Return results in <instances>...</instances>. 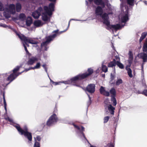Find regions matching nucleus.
I'll return each instance as SVG.
<instances>
[{"label": "nucleus", "mask_w": 147, "mask_h": 147, "mask_svg": "<svg viewBox=\"0 0 147 147\" xmlns=\"http://www.w3.org/2000/svg\"><path fill=\"white\" fill-rule=\"evenodd\" d=\"M126 69L127 71V74L131 78L133 77V75L132 74V70L130 68H126Z\"/></svg>", "instance_id": "nucleus-26"}, {"label": "nucleus", "mask_w": 147, "mask_h": 147, "mask_svg": "<svg viewBox=\"0 0 147 147\" xmlns=\"http://www.w3.org/2000/svg\"><path fill=\"white\" fill-rule=\"evenodd\" d=\"M32 15L33 18L36 19L37 18V12L35 11L34 12H33L32 14Z\"/></svg>", "instance_id": "nucleus-39"}, {"label": "nucleus", "mask_w": 147, "mask_h": 147, "mask_svg": "<svg viewBox=\"0 0 147 147\" xmlns=\"http://www.w3.org/2000/svg\"><path fill=\"white\" fill-rule=\"evenodd\" d=\"M109 147H114V146L113 145V144H111L109 146Z\"/></svg>", "instance_id": "nucleus-57"}, {"label": "nucleus", "mask_w": 147, "mask_h": 147, "mask_svg": "<svg viewBox=\"0 0 147 147\" xmlns=\"http://www.w3.org/2000/svg\"><path fill=\"white\" fill-rule=\"evenodd\" d=\"M55 3H51L49 5V7L45 6L44 9L47 14L49 16H51L52 14V12L54 11Z\"/></svg>", "instance_id": "nucleus-10"}, {"label": "nucleus", "mask_w": 147, "mask_h": 147, "mask_svg": "<svg viewBox=\"0 0 147 147\" xmlns=\"http://www.w3.org/2000/svg\"><path fill=\"white\" fill-rule=\"evenodd\" d=\"M110 118V117L109 116H107L106 117H105L104 118V123H106L108 121L109 119Z\"/></svg>", "instance_id": "nucleus-33"}, {"label": "nucleus", "mask_w": 147, "mask_h": 147, "mask_svg": "<svg viewBox=\"0 0 147 147\" xmlns=\"http://www.w3.org/2000/svg\"><path fill=\"white\" fill-rule=\"evenodd\" d=\"M32 23V20L31 17H28L26 20V24L27 26H29Z\"/></svg>", "instance_id": "nucleus-20"}, {"label": "nucleus", "mask_w": 147, "mask_h": 147, "mask_svg": "<svg viewBox=\"0 0 147 147\" xmlns=\"http://www.w3.org/2000/svg\"><path fill=\"white\" fill-rule=\"evenodd\" d=\"M100 92L101 94H103L104 92L105 91V90L104 89V88L103 86H101L100 89Z\"/></svg>", "instance_id": "nucleus-35"}, {"label": "nucleus", "mask_w": 147, "mask_h": 147, "mask_svg": "<svg viewBox=\"0 0 147 147\" xmlns=\"http://www.w3.org/2000/svg\"><path fill=\"white\" fill-rule=\"evenodd\" d=\"M15 32L16 33V34L18 36L20 39L22 41H24V42H23V46L24 47L25 50L26 52L27 55L29 56H30V54L29 53L25 45H26L28 46L27 44V43H29L32 44H35L36 43V41L32 39L26 37L24 36V35L22 34H20L19 33H18L16 31H15Z\"/></svg>", "instance_id": "nucleus-3"}, {"label": "nucleus", "mask_w": 147, "mask_h": 147, "mask_svg": "<svg viewBox=\"0 0 147 147\" xmlns=\"http://www.w3.org/2000/svg\"><path fill=\"white\" fill-rule=\"evenodd\" d=\"M140 93L146 96H147V90H144L143 91Z\"/></svg>", "instance_id": "nucleus-40"}, {"label": "nucleus", "mask_w": 147, "mask_h": 147, "mask_svg": "<svg viewBox=\"0 0 147 147\" xmlns=\"http://www.w3.org/2000/svg\"><path fill=\"white\" fill-rule=\"evenodd\" d=\"M70 22V21H69V22L68 26L67 28L65 30L61 32L60 33H59L58 32L59 30H56L54 31L53 32V33H54V34H53V35H50L46 37L45 38L46 41L44 42L45 43H47L48 44H49L51 42V41L53 40V39L57 36L58 34H59L63 32H64L66 31L68 29V28L69 26Z\"/></svg>", "instance_id": "nucleus-5"}, {"label": "nucleus", "mask_w": 147, "mask_h": 147, "mask_svg": "<svg viewBox=\"0 0 147 147\" xmlns=\"http://www.w3.org/2000/svg\"><path fill=\"white\" fill-rule=\"evenodd\" d=\"M42 20L45 22L47 21L49 22L50 21V18L48 17L46 14H44L42 16Z\"/></svg>", "instance_id": "nucleus-19"}, {"label": "nucleus", "mask_w": 147, "mask_h": 147, "mask_svg": "<svg viewBox=\"0 0 147 147\" xmlns=\"http://www.w3.org/2000/svg\"><path fill=\"white\" fill-rule=\"evenodd\" d=\"M34 24L36 26H37V21H35L34 22Z\"/></svg>", "instance_id": "nucleus-52"}, {"label": "nucleus", "mask_w": 147, "mask_h": 147, "mask_svg": "<svg viewBox=\"0 0 147 147\" xmlns=\"http://www.w3.org/2000/svg\"><path fill=\"white\" fill-rule=\"evenodd\" d=\"M88 1L90 3H91L92 2L94 1V0H88Z\"/></svg>", "instance_id": "nucleus-58"}, {"label": "nucleus", "mask_w": 147, "mask_h": 147, "mask_svg": "<svg viewBox=\"0 0 147 147\" xmlns=\"http://www.w3.org/2000/svg\"><path fill=\"white\" fill-rule=\"evenodd\" d=\"M37 147H40V144L39 142H37Z\"/></svg>", "instance_id": "nucleus-55"}, {"label": "nucleus", "mask_w": 147, "mask_h": 147, "mask_svg": "<svg viewBox=\"0 0 147 147\" xmlns=\"http://www.w3.org/2000/svg\"><path fill=\"white\" fill-rule=\"evenodd\" d=\"M88 96L89 97H90V96L89 95H88Z\"/></svg>", "instance_id": "nucleus-62"}, {"label": "nucleus", "mask_w": 147, "mask_h": 147, "mask_svg": "<svg viewBox=\"0 0 147 147\" xmlns=\"http://www.w3.org/2000/svg\"><path fill=\"white\" fill-rule=\"evenodd\" d=\"M102 70L103 72L105 73L107 72L108 71V68L106 66L104 65H102Z\"/></svg>", "instance_id": "nucleus-28"}, {"label": "nucleus", "mask_w": 147, "mask_h": 147, "mask_svg": "<svg viewBox=\"0 0 147 147\" xmlns=\"http://www.w3.org/2000/svg\"><path fill=\"white\" fill-rule=\"evenodd\" d=\"M134 0H127V3L129 5L133 6L134 5Z\"/></svg>", "instance_id": "nucleus-32"}, {"label": "nucleus", "mask_w": 147, "mask_h": 147, "mask_svg": "<svg viewBox=\"0 0 147 147\" xmlns=\"http://www.w3.org/2000/svg\"><path fill=\"white\" fill-rule=\"evenodd\" d=\"M111 94V97L116 96V91L115 89L113 88L110 90V92Z\"/></svg>", "instance_id": "nucleus-21"}, {"label": "nucleus", "mask_w": 147, "mask_h": 147, "mask_svg": "<svg viewBox=\"0 0 147 147\" xmlns=\"http://www.w3.org/2000/svg\"><path fill=\"white\" fill-rule=\"evenodd\" d=\"M128 55H129V57L128 62L129 65V66H130L132 64L133 61V54L132 52L131 51H129Z\"/></svg>", "instance_id": "nucleus-12"}, {"label": "nucleus", "mask_w": 147, "mask_h": 147, "mask_svg": "<svg viewBox=\"0 0 147 147\" xmlns=\"http://www.w3.org/2000/svg\"><path fill=\"white\" fill-rule=\"evenodd\" d=\"M83 136V137H84V138H85V139H86V137H85V135H84V136Z\"/></svg>", "instance_id": "nucleus-60"}, {"label": "nucleus", "mask_w": 147, "mask_h": 147, "mask_svg": "<svg viewBox=\"0 0 147 147\" xmlns=\"http://www.w3.org/2000/svg\"><path fill=\"white\" fill-rule=\"evenodd\" d=\"M116 65L119 67V68L123 69L124 68V66L123 64L121 63L120 61H117Z\"/></svg>", "instance_id": "nucleus-24"}, {"label": "nucleus", "mask_w": 147, "mask_h": 147, "mask_svg": "<svg viewBox=\"0 0 147 147\" xmlns=\"http://www.w3.org/2000/svg\"><path fill=\"white\" fill-rule=\"evenodd\" d=\"M4 9L3 5L2 3L0 2V11H2Z\"/></svg>", "instance_id": "nucleus-38"}, {"label": "nucleus", "mask_w": 147, "mask_h": 147, "mask_svg": "<svg viewBox=\"0 0 147 147\" xmlns=\"http://www.w3.org/2000/svg\"><path fill=\"white\" fill-rule=\"evenodd\" d=\"M58 120L59 119L57 115L55 113H53L47 120L46 125L48 126H50L57 123Z\"/></svg>", "instance_id": "nucleus-9"}, {"label": "nucleus", "mask_w": 147, "mask_h": 147, "mask_svg": "<svg viewBox=\"0 0 147 147\" xmlns=\"http://www.w3.org/2000/svg\"><path fill=\"white\" fill-rule=\"evenodd\" d=\"M101 76L102 77H103V78H105V74H102L101 75Z\"/></svg>", "instance_id": "nucleus-53"}, {"label": "nucleus", "mask_w": 147, "mask_h": 147, "mask_svg": "<svg viewBox=\"0 0 147 147\" xmlns=\"http://www.w3.org/2000/svg\"><path fill=\"white\" fill-rule=\"evenodd\" d=\"M108 109L111 115H114L115 108L113 107L111 105H109L108 106Z\"/></svg>", "instance_id": "nucleus-14"}, {"label": "nucleus", "mask_w": 147, "mask_h": 147, "mask_svg": "<svg viewBox=\"0 0 147 147\" xmlns=\"http://www.w3.org/2000/svg\"><path fill=\"white\" fill-rule=\"evenodd\" d=\"M16 12L15 7L14 5L11 4L9 5L8 7L6 8L3 15L6 18L10 17V14H14Z\"/></svg>", "instance_id": "nucleus-6"}, {"label": "nucleus", "mask_w": 147, "mask_h": 147, "mask_svg": "<svg viewBox=\"0 0 147 147\" xmlns=\"http://www.w3.org/2000/svg\"><path fill=\"white\" fill-rule=\"evenodd\" d=\"M19 18L22 20H24L25 19V16L24 14H21L19 16Z\"/></svg>", "instance_id": "nucleus-34"}, {"label": "nucleus", "mask_w": 147, "mask_h": 147, "mask_svg": "<svg viewBox=\"0 0 147 147\" xmlns=\"http://www.w3.org/2000/svg\"><path fill=\"white\" fill-rule=\"evenodd\" d=\"M73 125L74 126V127L76 128L78 130H80V128L77 125L74 123L73 124Z\"/></svg>", "instance_id": "nucleus-43"}, {"label": "nucleus", "mask_w": 147, "mask_h": 147, "mask_svg": "<svg viewBox=\"0 0 147 147\" xmlns=\"http://www.w3.org/2000/svg\"><path fill=\"white\" fill-rule=\"evenodd\" d=\"M58 120L59 119L57 115L55 113H53L47 120L46 125L48 126H50L57 123Z\"/></svg>", "instance_id": "nucleus-8"}, {"label": "nucleus", "mask_w": 147, "mask_h": 147, "mask_svg": "<svg viewBox=\"0 0 147 147\" xmlns=\"http://www.w3.org/2000/svg\"><path fill=\"white\" fill-rule=\"evenodd\" d=\"M95 85L93 84H89L85 89L86 92H87L90 94H92L95 91Z\"/></svg>", "instance_id": "nucleus-11"}, {"label": "nucleus", "mask_w": 147, "mask_h": 147, "mask_svg": "<svg viewBox=\"0 0 147 147\" xmlns=\"http://www.w3.org/2000/svg\"><path fill=\"white\" fill-rule=\"evenodd\" d=\"M40 63H39L37 62V69L40 68Z\"/></svg>", "instance_id": "nucleus-49"}, {"label": "nucleus", "mask_w": 147, "mask_h": 147, "mask_svg": "<svg viewBox=\"0 0 147 147\" xmlns=\"http://www.w3.org/2000/svg\"><path fill=\"white\" fill-rule=\"evenodd\" d=\"M39 13L37 11V15H38V16H37V19L38 18V17L39 16Z\"/></svg>", "instance_id": "nucleus-59"}, {"label": "nucleus", "mask_w": 147, "mask_h": 147, "mask_svg": "<svg viewBox=\"0 0 147 147\" xmlns=\"http://www.w3.org/2000/svg\"><path fill=\"white\" fill-rule=\"evenodd\" d=\"M99 5L102 6V7H101L102 8V9H103L104 8L105 6V3L103 1L101 2V3Z\"/></svg>", "instance_id": "nucleus-42"}, {"label": "nucleus", "mask_w": 147, "mask_h": 147, "mask_svg": "<svg viewBox=\"0 0 147 147\" xmlns=\"http://www.w3.org/2000/svg\"><path fill=\"white\" fill-rule=\"evenodd\" d=\"M111 101L113 102V105L114 106H115L117 104V100L116 98H115L116 96H111Z\"/></svg>", "instance_id": "nucleus-25"}, {"label": "nucleus", "mask_w": 147, "mask_h": 147, "mask_svg": "<svg viewBox=\"0 0 147 147\" xmlns=\"http://www.w3.org/2000/svg\"><path fill=\"white\" fill-rule=\"evenodd\" d=\"M115 73H111L110 75V78L109 82L111 84H115V82H113V81L115 78Z\"/></svg>", "instance_id": "nucleus-16"}, {"label": "nucleus", "mask_w": 147, "mask_h": 147, "mask_svg": "<svg viewBox=\"0 0 147 147\" xmlns=\"http://www.w3.org/2000/svg\"><path fill=\"white\" fill-rule=\"evenodd\" d=\"M102 1V0H94V3L98 5H99Z\"/></svg>", "instance_id": "nucleus-31"}, {"label": "nucleus", "mask_w": 147, "mask_h": 147, "mask_svg": "<svg viewBox=\"0 0 147 147\" xmlns=\"http://www.w3.org/2000/svg\"><path fill=\"white\" fill-rule=\"evenodd\" d=\"M0 26H1V27H3L4 28H9V26L6 25L5 24H0Z\"/></svg>", "instance_id": "nucleus-41"}, {"label": "nucleus", "mask_w": 147, "mask_h": 147, "mask_svg": "<svg viewBox=\"0 0 147 147\" xmlns=\"http://www.w3.org/2000/svg\"><path fill=\"white\" fill-rule=\"evenodd\" d=\"M42 66L45 69V71L47 72V68L46 67V64H43L42 65Z\"/></svg>", "instance_id": "nucleus-45"}, {"label": "nucleus", "mask_w": 147, "mask_h": 147, "mask_svg": "<svg viewBox=\"0 0 147 147\" xmlns=\"http://www.w3.org/2000/svg\"><path fill=\"white\" fill-rule=\"evenodd\" d=\"M116 62L115 59H113L112 61H111L108 63V67H112L115 66L116 65Z\"/></svg>", "instance_id": "nucleus-15"}, {"label": "nucleus", "mask_w": 147, "mask_h": 147, "mask_svg": "<svg viewBox=\"0 0 147 147\" xmlns=\"http://www.w3.org/2000/svg\"><path fill=\"white\" fill-rule=\"evenodd\" d=\"M36 142L35 141L34 147H37V146L36 145Z\"/></svg>", "instance_id": "nucleus-56"}, {"label": "nucleus", "mask_w": 147, "mask_h": 147, "mask_svg": "<svg viewBox=\"0 0 147 147\" xmlns=\"http://www.w3.org/2000/svg\"><path fill=\"white\" fill-rule=\"evenodd\" d=\"M48 44L47 43H44V42H42L41 44V48L44 51H47L49 47L48 46Z\"/></svg>", "instance_id": "nucleus-13"}, {"label": "nucleus", "mask_w": 147, "mask_h": 147, "mask_svg": "<svg viewBox=\"0 0 147 147\" xmlns=\"http://www.w3.org/2000/svg\"><path fill=\"white\" fill-rule=\"evenodd\" d=\"M102 94L106 96H109L110 95V93L105 90Z\"/></svg>", "instance_id": "nucleus-37"}, {"label": "nucleus", "mask_w": 147, "mask_h": 147, "mask_svg": "<svg viewBox=\"0 0 147 147\" xmlns=\"http://www.w3.org/2000/svg\"><path fill=\"white\" fill-rule=\"evenodd\" d=\"M3 100H4V108H5V110L6 112L7 111V108H6L7 104H6V101H5V97H4V95L3 96Z\"/></svg>", "instance_id": "nucleus-36"}, {"label": "nucleus", "mask_w": 147, "mask_h": 147, "mask_svg": "<svg viewBox=\"0 0 147 147\" xmlns=\"http://www.w3.org/2000/svg\"><path fill=\"white\" fill-rule=\"evenodd\" d=\"M16 10L17 12H19L20 11L21 8V6L19 3H17L16 4Z\"/></svg>", "instance_id": "nucleus-27"}, {"label": "nucleus", "mask_w": 147, "mask_h": 147, "mask_svg": "<svg viewBox=\"0 0 147 147\" xmlns=\"http://www.w3.org/2000/svg\"><path fill=\"white\" fill-rule=\"evenodd\" d=\"M115 59L116 60H119V61H120V58L119 57H118L117 56H115Z\"/></svg>", "instance_id": "nucleus-51"}, {"label": "nucleus", "mask_w": 147, "mask_h": 147, "mask_svg": "<svg viewBox=\"0 0 147 147\" xmlns=\"http://www.w3.org/2000/svg\"><path fill=\"white\" fill-rule=\"evenodd\" d=\"M81 129L80 130V131H82L83 132L84 131V128L83 126H81Z\"/></svg>", "instance_id": "nucleus-48"}, {"label": "nucleus", "mask_w": 147, "mask_h": 147, "mask_svg": "<svg viewBox=\"0 0 147 147\" xmlns=\"http://www.w3.org/2000/svg\"><path fill=\"white\" fill-rule=\"evenodd\" d=\"M114 69L115 71V67H114Z\"/></svg>", "instance_id": "nucleus-61"}, {"label": "nucleus", "mask_w": 147, "mask_h": 147, "mask_svg": "<svg viewBox=\"0 0 147 147\" xmlns=\"http://www.w3.org/2000/svg\"><path fill=\"white\" fill-rule=\"evenodd\" d=\"M147 35V32H144L142 33L141 34V36L139 39V42H141L145 38Z\"/></svg>", "instance_id": "nucleus-22"}, {"label": "nucleus", "mask_w": 147, "mask_h": 147, "mask_svg": "<svg viewBox=\"0 0 147 147\" xmlns=\"http://www.w3.org/2000/svg\"><path fill=\"white\" fill-rule=\"evenodd\" d=\"M20 67V66H18L13 69V73L11 74L8 77L7 79V80L9 82L7 84H9L10 82L14 80L20 74L22 73L24 71H23L21 73H19L17 74L16 73V72L19 70Z\"/></svg>", "instance_id": "nucleus-7"}, {"label": "nucleus", "mask_w": 147, "mask_h": 147, "mask_svg": "<svg viewBox=\"0 0 147 147\" xmlns=\"http://www.w3.org/2000/svg\"><path fill=\"white\" fill-rule=\"evenodd\" d=\"M45 24V23H43L41 20H37V27L42 26L43 25Z\"/></svg>", "instance_id": "nucleus-29"}, {"label": "nucleus", "mask_w": 147, "mask_h": 147, "mask_svg": "<svg viewBox=\"0 0 147 147\" xmlns=\"http://www.w3.org/2000/svg\"><path fill=\"white\" fill-rule=\"evenodd\" d=\"M95 14L96 16H99L102 18L103 23L107 26L106 29L109 30V29H112V28L115 29L116 30L120 29L121 28V27L119 24L116 25H110V22L109 20V14L105 13L103 14V9L101 6H98L96 8L95 10Z\"/></svg>", "instance_id": "nucleus-1"}, {"label": "nucleus", "mask_w": 147, "mask_h": 147, "mask_svg": "<svg viewBox=\"0 0 147 147\" xmlns=\"http://www.w3.org/2000/svg\"><path fill=\"white\" fill-rule=\"evenodd\" d=\"M143 51L144 52H147V38L146 39L145 42L144 44Z\"/></svg>", "instance_id": "nucleus-23"}, {"label": "nucleus", "mask_w": 147, "mask_h": 147, "mask_svg": "<svg viewBox=\"0 0 147 147\" xmlns=\"http://www.w3.org/2000/svg\"><path fill=\"white\" fill-rule=\"evenodd\" d=\"M129 20L127 14H126L125 15L122 17L121 18V22L122 23H125Z\"/></svg>", "instance_id": "nucleus-17"}, {"label": "nucleus", "mask_w": 147, "mask_h": 147, "mask_svg": "<svg viewBox=\"0 0 147 147\" xmlns=\"http://www.w3.org/2000/svg\"><path fill=\"white\" fill-rule=\"evenodd\" d=\"M15 127L21 135H24L25 137L28 139L29 141H32V137L31 133L28 131L26 127H25L23 129L21 128L18 125H16Z\"/></svg>", "instance_id": "nucleus-4"}, {"label": "nucleus", "mask_w": 147, "mask_h": 147, "mask_svg": "<svg viewBox=\"0 0 147 147\" xmlns=\"http://www.w3.org/2000/svg\"><path fill=\"white\" fill-rule=\"evenodd\" d=\"M94 73L93 69L91 68H88L87 71L82 74H79L71 78L69 80L65 81L55 82L50 79L51 82L55 85L60 84L61 83H64L65 84H70L72 83H76L77 81L81 80L90 76Z\"/></svg>", "instance_id": "nucleus-2"}, {"label": "nucleus", "mask_w": 147, "mask_h": 147, "mask_svg": "<svg viewBox=\"0 0 147 147\" xmlns=\"http://www.w3.org/2000/svg\"><path fill=\"white\" fill-rule=\"evenodd\" d=\"M57 110L56 108V104H55V107L54 109V110L53 112V113H56L57 112Z\"/></svg>", "instance_id": "nucleus-44"}, {"label": "nucleus", "mask_w": 147, "mask_h": 147, "mask_svg": "<svg viewBox=\"0 0 147 147\" xmlns=\"http://www.w3.org/2000/svg\"><path fill=\"white\" fill-rule=\"evenodd\" d=\"M80 133L83 136L84 135H84H85L84 133V132H83L82 131H81Z\"/></svg>", "instance_id": "nucleus-54"}, {"label": "nucleus", "mask_w": 147, "mask_h": 147, "mask_svg": "<svg viewBox=\"0 0 147 147\" xmlns=\"http://www.w3.org/2000/svg\"><path fill=\"white\" fill-rule=\"evenodd\" d=\"M41 139V138L39 136H37V141H40Z\"/></svg>", "instance_id": "nucleus-50"}, {"label": "nucleus", "mask_w": 147, "mask_h": 147, "mask_svg": "<svg viewBox=\"0 0 147 147\" xmlns=\"http://www.w3.org/2000/svg\"><path fill=\"white\" fill-rule=\"evenodd\" d=\"M36 68H37V64L35 66V67H33V68L31 67V68L28 69H26L25 70V71H27L30 69H36Z\"/></svg>", "instance_id": "nucleus-46"}, {"label": "nucleus", "mask_w": 147, "mask_h": 147, "mask_svg": "<svg viewBox=\"0 0 147 147\" xmlns=\"http://www.w3.org/2000/svg\"><path fill=\"white\" fill-rule=\"evenodd\" d=\"M7 119L11 123H13V120L12 119L8 117Z\"/></svg>", "instance_id": "nucleus-47"}, {"label": "nucleus", "mask_w": 147, "mask_h": 147, "mask_svg": "<svg viewBox=\"0 0 147 147\" xmlns=\"http://www.w3.org/2000/svg\"><path fill=\"white\" fill-rule=\"evenodd\" d=\"M36 57H32L30 58L27 62V63L28 65H32L36 61Z\"/></svg>", "instance_id": "nucleus-18"}, {"label": "nucleus", "mask_w": 147, "mask_h": 147, "mask_svg": "<svg viewBox=\"0 0 147 147\" xmlns=\"http://www.w3.org/2000/svg\"><path fill=\"white\" fill-rule=\"evenodd\" d=\"M123 83V81L122 79H118L116 82V85L117 86H119L121 84Z\"/></svg>", "instance_id": "nucleus-30"}]
</instances>
